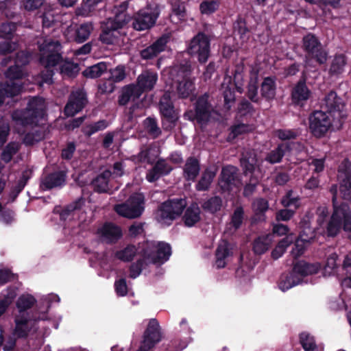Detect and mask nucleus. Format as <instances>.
<instances>
[{
	"label": "nucleus",
	"instance_id": "obj_55",
	"mask_svg": "<svg viewBox=\"0 0 351 351\" xmlns=\"http://www.w3.org/2000/svg\"><path fill=\"white\" fill-rule=\"evenodd\" d=\"M143 123L147 133L154 138L158 137L161 134V130L158 126L156 118L149 117L145 119Z\"/></svg>",
	"mask_w": 351,
	"mask_h": 351
},
{
	"label": "nucleus",
	"instance_id": "obj_64",
	"mask_svg": "<svg viewBox=\"0 0 351 351\" xmlns=\"http://www.w3.org/2000/svg\"><path fill=\"white\" fill-rule=\"evenodd\" d=\"M341 197L344 200H351V180H339Z\"/></svg>",
	"mask_w": 351,
	"mask_h": 351
},
{
	"label": "nucleus",
	"instance_id": "obj_17",
	"mask_svg": "<svg viewBox=\"0 0 351 351\" xmlns=\"http://www.w3.org/2000/svg\"><path fill=\"white\" fill-rule=\"evenodd\" d=\"M40 317L31 319L21 315L15 319L14 335L18 338H26L29 332H36L38 330L37 324Z\"/></svg>",
	"mask_w": 351,
	"mask_h": 351
},
{
	"label": "nucleus",
	"instance_id": "obj_29",
	"mask_svg": "<svg viewBox=\"0 0 351 351\" xmlns=\"http://www.w3.org/2000/svg\"><path fill=\"white\" fill-rule=\"evenodd\" d=\"M321 267L322 265L319 263H311L305 261H298L293 265L294 272L301 276L302 281L305 276L317 274Z\"/></svg>",
	"mask_w": 351,
	"mask_h": 351
},
{
	"label": "nucleus",
	"instance_id": "obj_30",
	"mask_svg": "<svg viewBox=\"0 0 351 351\" xmlns=\"http://www.w3.org/2000/svg\"><path fill=\"white\" fill-rule=\"evenodd\" d=\"M200 163L199 160L194 157H189L183 167V176L187 181L194 182L199 174Z\"/></svg>",
	"mask_w": 351,
	"mask_h": 351
},
{
	"label": "nucleus",
	"instance_id": "obj_12",
	"mask_svg": "<svg viewBox=\"0 0 351 351\" xmlns=\"http://www.w3.org/2000/svg\"><path fill=\"white\" fill-rule=\"evenodd\" d=\"M159 111L162 117V125L165 130L173 128L179 119L173 101L167 93L160 98L158 104Z\"/></svg>",
	"mask_w": 351,
	"mask_h": 351
},
{
	"label": "nucleus",
	"instance_id": "obj_10",
	"mask_svg": "<svg viewBox=\"0 0 351 351\" xmlns=\"http://www.w3.org/2000/svg\"><path fill=\"white\" fill-rule=\"evenodd\" d=\"M345 106L343 99L339 97L335 90H330L327 93L321 104V110L330 115L333 122L340 123L345 117L343 109Z\"/></svg>",
	"mask_w": 351,
	"mask_h": 351
},
{
	"label": "nucleus",
	"instance_id": "obj_14",
	"mask_svg": "<svg viewBox=\"0 0 351 351\" xmlns=\"http://www.w3.org/2000/svg\"><path fill=\"white\" fill-rule=\"evenodd\" d=\"M149 247L153 250L149 251V249L144 250V258L150 261L153 264H163L169 259L171 254V245L163 241L153 242Z\"/></svg>",
	"mask_w": 351,
	"mask_h": 351
},
{
	"label": "nucleus",
	"instance_id": "obj_2",
	"mask_svg": "<svg viewBox=\"0 0 351 351\" xmlns=\"http://www.w3.org/2000/svg\"><path fill=\"white\" fill-rule=\"evenodd\" d=\"M169 75L179 98L187 99L194 95L195 86L191 77V66L189 63L173 66L169 70Z\"/></svg>",
	"mask_w": 351,
	"mask_h": 351
},
{
	"label": "nucleus",
	"instance_id": "obj_25",
	"mask_svg": "<svg viewBox=\"0 0 351 351\" xmlns=\"http://www.w3.org/2000/svg\"><path fill=\"white\" fill-rule=\"evenodd\" d=\"M97 233L105 239L107 243H116L123 235L121 228L113 223L106 222L98 229Z\"/></svg>",
	"mask_w": 351,
	"mask_h": 351
},
{
	"label": "nucleus",
	"instance_id": "obj_47",
	"mask_svg": "<svg viewBox=\"0 0 351 351\" xmlns=\"http://www.w3.org/2000/svg\"><path fill=\"white\" fill-rule=\"evenodd\" d=\"M299 342L304 351H315L317 349L315 337L307 332L299 335Z\"/></svg>",
	"mask_w": 351,
	"mask_h": 351
},
{
	"label": "nucleus",
	"instance_id": "obj_18",
	"mask_svg": "<svg viewBox=\"0 0 351 351\" xmlns=\"http://www.w3.org/2000/svg\"><path fill=\"white\" fill-rule=\"evenodd\" d=\"M306 77L303 75L291 90V101L296 106H303L311 96V91L306 85Z\"/></svg>",
	"mask_w": 351,
	"mask_h": 351
},
{
	"label": "nucleus",
	"instance_id": "obj_13",
	"mask_svg": "<svg viewBox=\"0 0 351 351\" xmlns=\"http://www.w3.org/2000/svg\"><path fill=\"white\" fill-rule=\"evenodd\" d=\"M330 192L332 195L333 213L332 216L341 221L343 224L344 231L351 232V210L348 204L346 202L338 204L337 200V186L336 184L331 186Z\"/></svg>",
	"mask_w": 351,
	"mask_h": 351
},
{
	"label": "nucleus",
	"instance_id": "obj_9",
	"mask_svg": "<svg viewBox=\"0 0 351 351\" xmlns=\"http://www.w3.org/2000/svg\"><path fill=\"white\" fill-rule=\"evenodd\" d=\"M144 197L142 194H134L126 202L117 204L115 212L120 216L134 219L140 217L144 210Z\"/></svg>",
	"mask_w": 351,
	"mask_h": 351
},
{
	"label": "nucleus",
	"instance_id": "obj_44",
	"mask_svg": "<svg viewBox=\"0 0 351 351\" xmlns=\"http://www.w3.org/2000/svg\"><path fill=\"white\" fill-rule=\"evenodd\" d=\"M108 126V121L105 119H101L93 123L85 124L82 128V132L86 137H90L95 133L105 130Z\"/></svg>",
	"mask_w": 351,
	"mask_h": 351
},
{
	"label": "nucleus",
	"instance_id": "obj_24",
	"mask_svg": "<svg viewBox=\"0 0 351 351\" xmlns=\"http://www.w3.org/2000/svg\"><path fill=\"white\" fill-rule=\"evenodd\" d=\"M261 100L267 102L274 101L276 96L277 84L276 76H267L259 84Z\"/></svg>",
	"mask_w": 351,
	"mask_h": 351
},
{
	"label": "nucleus",
	"instance_id": "obj_53",
	"mask_svg": "<svg viewBox=\"0 0 351 351\" xmlns=\"http://www.w3.org/2000/svg\"><path fill=\"white\" fill-rule=\"evenodd\" d=\"M114 29L110 27V25L106 22L101 25V33L99 35L100 41L106 45H112L114 43L116 36Z\"/></svg>",
	"mask_w": 351,
	"mask_h": 351
},
{
	"label": "nucleus",
	"instance_id": "obj_11",
	"mask_svg": "<svg viewBox=\"0 0 351 351\" xmlns=\"http://www.w3.org/2000/svg\"><path fill=\"white\" fill-rule=\"evenodd\" d=\"M309 129L316 138L324 136L332 125V118L323 110H314L309 115Z\"/></svg>",
	"mask_w": 351,
	"mask_h": 351
},
{
	"label": "nucleus",
	"instance_id": "obj_41",
	"mask_svg": "<svg viewBox=\"0 0 351 351\" xmlns=\"http://www.w3.org/2000/svg\"><path fill=\"white\" fill-rule=\"evenodd\" d=\"M131 17L128 13L114 12V16L107 20L106 23L114 29L118 30L123 28L130 21Z\"/></svg>",
	"mask_w": 351,
	"mask_h": 351
},
{
	"label": "nucleus",
	"instance_id": "obj_15",
	"mask_svg": "<svg viewBox=\"0 0 351 351\" xmlns=\"http://www.w3.org/2000/svg\"><path fill=\"white\" fill-rule=\"evenodd\" d=\"M88 104L87 94L84 89L72 91L64 108V114L72 117L81 112Z\"/></svg>",
	"mask_w": 351,
	"mask_h": 351
},
{
	"label": "nucleus",
	"instance_id": "obj_49",
	"mask_svg": "<svg viewBox=\"0 0 351 351\" xmlns=\"http://www.w3.org/2000/svg\"><path fill=\"white\" fill-rule=\"evenodd\" d=\"M222 206V199L219 196H213L204 201L202 204V209L208 213L214 214L219 211Z\"/></svg>",
	"mask_w": 351,
	"mask_h": 351
},
{
	"label": "nucleus",
	"instance_id": "obj_35",
	"mask_svg": "<svg viewBox=\"0 0 351 351\" xmlns=\"http://www.w3.org/2000/svg\"><path fill=\"white\" fill-rule=\"evenodd\" d=\"M254 213V221H263L265 220V213L269 210L268 201L263 197L256 199L252 204Z\"/></svg>",
	"mask_w": 351,
	"mask_h": 351
},
{
	"label": "nucleus",
	"instance_id": "obj_5",
	"mask_svg": "<svg viewBox=\"0 0 351 351\" xmlns=\"http://www.w3.org/2000/svg\"><path fill=\"white\" fill-rule=\"evenodd\" d=\"M188 54L197 59L200 64H204L210 56V38L202 32L194 36L187 45Z\"/></svg>",
	"mask_w": 351,
	"mask_h": 351
},
{
	"label": "nucleus",
	"instance_id": "obj_4",
	"mask_svg": "<svg viewBox=\"0 0 351 351\" xmlns=\"http://www.w3.org/2000/svg\"><path fill=\"white\" fill-rule=\"evenodd\" d=\"M186 206L184 198H173L162 202L154 214L155 219L162 224L169 226L181 216Z\"/></svg>",
	"mask_w": 351,
	"mask_h": 351
},
{
	"label": "nucleus",
	"instance_id": "obj_27",
	"mask_svg": "<svg viewBox=\"0 0 351 351\" xmlns=\"http://www.w3.org/2000/svg\"><path fill=\"white\" fill-rule=\"evenodd\" d=\"M93 27L91 23H84L80 25H76L73 31L69 33V40L80 44L86 41L92 31Z\"/></svg>",
	"mask_w": 351,
	"mask_h": 351
},
{
	"label": "nucleus",
	"instance_id": "obj_61",
	"mask_svg": "<svg viewBox=\"0 0 351 351\" xmlns=\"http://www.w3.org/2000/svg\"><path fill=\"white\" fill-rule=\"evenodd\" d=\"M339 180H351V163L348 159H344L338 168Z\"/></svg>",
	"mask_w": 351,
	"mask_h": 351
},
{
	"label": "nucleus",
	"instance_id": "obj_48",
	"mask_svg": "<svg viewBox=\"0 0 351 351\" xmlns=\"http://www.w3.org/2000/svg\"><path fill=\"white\" fill-rule=\"evenodd\" d=\"M220 5L219 0H203L199 4V12L203 15L210 16L219 9Z\"/></svg>",
	"mask_w": 351,
	"mask_h": 351
},
{
	"label": "nucleus",
	"instance_id": "obj_36",
	"mask_svg": "<svg viewBox=\"0 0 351 351\" xmlns=\"http://www.w3.org/2000/svg\"><path fill=\"white\" fill-rule=\"evenodd\" d=\"M232 252L230 248V244L228 241H223L220 243L215 252L216 265L219 269L223 268L226 265V259L231 256Z\"/></svg>",
	"mask_w": 351,
	"mask_h": 351
},
{
	"label": "nucleus",
	"instance_id": "obj_52",
	"mask_svg": "<svg viewBox=\"0 0 351 351\" xmlns=\"http://www.w3.org/2000/svg\"><path fill=\"white\" fill-rule=\"evenodd\" d=\"M20 145L17 142L12 141L7 144L1 154V159L5 162H10L13 156L19 151Z\"/></svg>",
	"mask_w": 351,
	"mask_h": 351
},
{
	"label": "nucleus",
	"instance_id": "obj_42",
	"mask_svg": "<svg viewBox=\"0 0 351 351\" xmlns=\"http://www.w3.org/2000/svg\"><path fill=\"white\" fill-rule=\"evenodd\" d=\"M108 69V65L104 62H100L93 66L87 67L83 72L82 75L86 78H97L100 77Z\"/></svg>",
	"mask_w": 351,
	"mask_h": 351
},
{
	"label": "nucleus",
	"instance_id": "obj_43",
	"mask_svg": "<svg viewBox=\"0 0 351 351\" xmlns=\"http://www.w3.org/2000/svg\"><path fill=\"white\" fill-rule=\"evenodd\" d=\"M215 177V172L209 169L204 171L202 176L195 185V189L198 191H205L209 189L210 184Z\"/></svg>",
	"mask_w": 351,
	"mask_h": 351
},
{
	"label": "nucleus",
	"instance_id": "obj_32",
	"mask_svg": "<svg viewBox=\"0 0 351 351\" xmlns=\"http://www.w3.org/2000/svg\"><path fill=\"white\" fill-rule=\"evenodd\" d=\"M301 282V276H299L297 273L294 272L292 268L289 273L281 276L278 287L282 291H286Z\"/></svg>",
	"mask_w": 351,
	"mask_h": 351
},
{
	"label": "nucleus",
	"instance_id": "obj_63",
	"mask_svg": "<svg viewBox=\"0 0 351 351\" xmlns=\"http://www.w3.org/2000/svg\"><path fill=\"white\" fill-rule=\"evenodd\" d=\"M275 134L283 141L296 139L298 136L297 130L293 129H278L276 130Z\"/></svg>",
	"mask_w": 351,
	"mask_h": 351
},
{
	"label": "nucleus",
	"instance_id": "obj_34",
	"mask_svg": "<svg viewBox=\"0 0 351 351\" xmlns=\"http://www.w3.org/2000/svg\"><path fill=\"white\" fill-rule=\"evenodd\" d=\"M141 96L135 88L134 84H130L123 87L121 93L118 98V104L121 106H124L128 104L130 99L135 101Z\"/></svg>",
	"mask_w": 351,
	"mask_h": 351
},
{
	"label": "nucleus",
	"instance_id": "obj_19",
	"mask_svg": "<svg viewBox=\"0 0 351 351\" xmlns=\"http://www.w3.org/2000/svg\"><path fill=\"white\" fill-rule=\"evenodd\" d=\"M66 173L58 170L47 173L40 180V187L44 191L62 188L66 184Z\"/></svg>",
	"mask_w": 351,
	"mask_h": 351
},
{
	"label": "nucleus",
	"instance_id": "obj_38",
	"mask_svg": "<svg viewBox=\"0 0 351 351\" xmlns=\"http://www.w3.org/2000/svg\"><path fill=\"white\" fill-rule=\"evenodd\" d=\"M280 204L283 208H293L296 210L301 206V197L295 194L292 189L287 190L280 199Z\"/></svg>",
	"mask_w": 351,
	"mask_h": 351
},
{
	"label": "nucleus",
	"instance_id": "obj_7",
	"mask_svg": "<svg viewBox=\"0 0 351 351\" xmlns=\"http://www.w3.org/2000/svg\"><path fill=\"white\" fill-rule=\"evenodd\" d=\"M160 13L158 5H147L140 10L132 18V27L138 31L150 29L153 27Z\"/></svg>",
	"mask_w": 351,
	"mask_h": 351
},
{
	"label": "nucleus",
	"instance_id": "obj_31",
	"mask_svg": "<svg viewBox=\"0 0 351 351\" xmlns=\"http://www.w3.org/2000/svg\"><path fill=\"white\" fill-rule=\"evenodd\" d=\"M201 220V210L197 203L188 206L182 216V221L186 227L195 226Z\"/></svg>",
	"mask_w": 351,
	"mask_h": 351
},
{
	"label": "nucleus",
	"instance_id": "obj_26",
	"mask_svg": "<svg viewBox=\"0 0 351 351\" xmlns=\"http://www.w3.org/2000/svg\"><path fill=\"white\" fill-rule=\"evenodd\" d=\"M295 145L294 142L279 143L274 149L267 153L265 160L271 165L280 162L285 154L291 152Z\"/></svg>",
	"mask_w": 351,
	"mask_h": 351
},
{
	"label": "nucleus",
	"instance_id": "obj_51",
	"mask_svg": "<svg viewBox=\"0 0 351 351\" xmlns=\"http://www.w3.org/2000/svg\"><path fill=\"white\" fill-rule=\"evenodd\" d=\"M250 100L243 97L237 104V112L240 117H245L248 114H253L256 109Z\"/></svg>",
	"mask_w": 351,
	"mask_h": 351
},
{
	"label": "nucleus",
	"instance_id": "obj_16",
	"mask_svg": "<svg viewBox=\"0 0 351 351\" xmlns=\"http://www.w3.org/2000/svg\"><path fill=\"white\" fill-rule=\"evenodd\" d=\"M162 339L161 328L156 319H151L143 334L141 345L149 350Z\"/></svg>",
	"mask_w": 351,
	"mask_h": 351
},
{
	"label": "nucleus",
	"instance_id": "obj_21",
	"mask_svg": "<svg viewBox=\"0 0 351 351\" xmlns=\"http://www.w3.org/2000/svg\"><path fill=\"white\" fill-rule=\"evenodd\" d=\"M158 80V74L152 70L143 71L137 77L134 87L141 95L144 92L152 90Z\"/></svg>",
	"mask_w": 351,
	"mask_h": 351
},
{
	"label": "nucleus",
	"instance_id": "obj_57",
	"mask_svg": "<svg viewBox=\"0 0 351 351\" xmlns=\"http://www.w3.org/2000/svg\"><path fill=\"white\" fill-rule=\"evenodd\" d=\"M16 29V23L11 21L3 22L0 24V37L12 39Z\"/></svg>",
	"mask_w": 351,
	"mask_h": 351
},
{
	"label": "nucleus",
	"instance_id": "obj_40",
	"mask_svg": "<svg viewBox=\"0 0 351 351\" xmlns=\"http://www.w3.org/2000/svg\"><path fill=\"white\" fill-rule=\"evenodd\" d=\"M347 64V58L344 54H336L332 60L328 70L331 76L338 75L342 73Z\"/></svg>",
	"mask_w": 351,
	"mask_h": 351
},
{
	"label": "nucleus",
	"instance_id": "obj_59",
	"mask_svg": "<svg viewBox=\"0 0 351 351\" xmlns=\"http://www.w3.org/2000/svg\"><path fill=\"white\" fill-rule=\"evenodd\" d=\"M343 229V224L333 216L331 215L326 227V232L328 237H334L340 232L341 229Z\"/></svg>",
	"mask_w": 351,
	"mask_h": 351
},
{
	"label": "nucleus",
	"instance_id": "obj_39",
	"mask_svg": "<svg viewBox=\"0 0 351 351\" xmlns=\"http://www.w3.org/2000/svg\"><path fill=\"white\" fill-rule=\"evenodd\" d=\"M171 16L176 17L178 21H185L187 19L186 3L182 0H170Z\"/></svg>",
	"mask_w": 351,
	"mask_h": 351
},
{
	"label": "nucleus",
	"instance_id": "obj_33",
	"mask_svg": "<svg viewBox=\"0 0 351 351\" xmlns=\"http://www.w3.org/2000/svg\"><path fill=\"white\" fill-rule=\"evenodd\" d=\"M21 86L16 82L1 83L0 84V106L6 97H12L21 93Z\"/></svg>",
	"mask_w": 351,
	"mask_h": 351
},
{
	"label": "nucleus",
	"instance_id": "obj_54",
	"mask_svg": "<svg viewBox=\"0 0 351 351\" xmlns=\"http://www.w3.org/2000/svg\"><path fill=\"white\" fill-rule=\"evenodd\" d=\"M270 240L268 236L258 237L253 243V251L256 254H263L269 248Z\"/></svg>",
	"mask_w": 351,
	"mask_h": 351
},
{
	"label": "nucleus",
	"instance_id": "obj_58",
	"mask_svg": "<svg viewBox=\"0 0 351 351\" xmlns=\"http://www.w3.org/2000/svg\"><path fill=\"white\" fill-rule=\"evenodd\" d=\"M233 29L235 33H237L240 36L241 39L244 38L246 34L250 32L247 26L246 20L241 15L237 16V20L233 23Z\"/></svg>",
	"mask_w": 351,
	"mask_h": 351
},
{
	"label": "nucleus",
	"instance_id": "obj_20",
	"mask_svg": "<svg viewBox=\"0 0 351 351\" xmlns=\"http://www.w3.org/2000/svg\"><path fill=\"white\" fill-rule=\"evenodd\" d=\"M237 168L228 165L221 169L220 178L219 179V186L222 191H231L236 186L238 182Z\"/></svg>",
	"mask_w": 351,
	"mask_h": 351
},
{
	"label": "nucleus",
	"instance_id": "obj_46",
	"mask_svg": "<svg viewBox=\"0 0 351 351\" xmlns=\"http://www.w3.org/2000/svg\"><path fill=\"white\" fill-rule=\"evenodd\" d=\"M30 178L29 175L27 171L22 173V175L15 186H14L10 193V198L12 202L15 201L19 195L23 190L26 186L29 179Z\"/></svg>",
	"mask_w": 351,
	"mask_h": 351
},
{
	"label": "nucleus",
	"instance_id": "obj_3",
	"mask_svg": "<svg viewBox=\"0 0 351 351\" xmlns=\"http://www.w3.org/2000/svg\"><path fill=\"white\" fill-rule=\"evenodd\" d=\"M302 49L304 52V60L307 64L311 65V62H315L319 65L326 62L328 52L315 34L308 33L303 36Z\"/></svg>",
	"mask_w": 351,
	"mask_h": 351
},
{
	"label": "nucleus",
	"instance_id": "obj_8",
	"mask_svg": "<svg viewBox=\"0 0 351 351\" xmlns=\"http://www.w3.org/2000/svg\"><path fill=\"white\" fill-rule=\"evenodd\" d=\"M209 97V94L206 93L197 99L194 104V111L191 110L186 114L189 120L201 125L206 124L209 121L213 110Z\"/></svg>",
	"mask_w": 351,
	"mask_h": 351
},
{
	"label": "nucleus",
	"instance_id": "obj_37",
	"mask_svg": "<svg viewBox=\"0 0 351 351\" xmlns=\"http://www.w3.org/2000/svg\"><path fill=\"white\" fill-rule=\"evenodd\" d=\"M110 177L111 173L108 170H105L99 173L92 181L94 191L99 193H107L109 190L108 183Z\"/></svg>",
	"mask_w": 351,
	"mask_h": 351
},
{
	"label": "nucleus",
	"instance_id": "obj_23",
	"mask_svg": "<svg viewBox=\"0 0 351 351\" xmlns=\"http://www.w3.org/2000/svg\"><path fill=\"white\" fill-rule=\"evenodd\" d=\"M169 40V36L165 34L159 37L151 45L140 51L141 58L143 60H151L156 57L160 53L165 50Z\"/></svg>",
	"mask_w": 351,
	"mask_h": 351
},
{
	"label": "nucleus",
	"instance_id": "obj_6",
	"mask_svg": "<svg viewBox=\"0 0 351 351\" xmlns=\"http://www.w3.org/2000/svg\"><path fill=\"white\" fill-rule=\"evenodd\" d=\"M38 48L41 53L40 63L45 68L50 69L62 62V46L59 41L45 40L39 45Z\"/></svg>",
	"mask_w": 351,
	"mask_h": 351
},
{
	"label": "nucleus",
	"instance_id": "obj_50",
	"mask_svg": "<svg viewBox=\"0 0 351 351\" xmlns=\"http://www.w3.org/2000/svg\"><path fill=\"white\" fill-rule=\"evenodd\" d=\"M36 303V298L31 294H23L18 298L16 305L20 313L31 308Z\"/></svg>",
	"mask_w": 351,
	"mask_h": 351
},
{
	"label": "nucleus",
	"instance_id": "obj_1",
	"mask_svg": "<svg viewBox=\"0 0 351 351\" xmlns=\"http://www.w3.org/2000/svg\"><path fill=\"white\" fill-rule=\"evenodd\" d=\"M45 114V110L43 99L35 97L29 99L25 109L14 110L11 117L16 126L25 128L28 126L37 125Z\"/></svg>",
	"mask_w": 351,
	"mask_h": 351
},
{
	"label": "nucleus",
	"instance_id": "obj_62",
	"mask_svg": "<svg viewBox=\"0 0 351 351\" xmlns=\"http://www.w3.org/2000/svg\"><path fill=\"white\" fill-rule=\"evenodd\" d=\"M244 218V210L242 206L235 208L231 216V225L235 230L240 228Z\"/></svg>",
	"mask_w": 351,
	"mask_h": 351
},
{
	"label": "nucleus",
	"instance_id": "obj_45",
	"mask_svg": "<svg viewBox=\"0 0 351 351\" xmlns=\"http://www.w3.org/2000/svg\"><path fill=\"white\" fill-rule=\"evenodd\" d=\"M137 253V248L133 244H129L123 250H118L115 252L114 256L116 258L125 262H131Z\"/></svg>",
	"mask_w": 351,
	"mask_h": 351
},
{
	"label": "nucleus",
	"instance_id": "obj_56",
	"mask_svg": "<svg viewBox=\"0 0 351 351\" xmlns=\"http://www.w3.org/2000/svg\"><path fill=\"white\" fill-rule=\"evenodd\" d=\"M5 75L8 81L5 83L15 82V80H21L23 77V72L21 66L19 65L10 66L5 73Z\"/></svg>",
	"mask_w": 351,
	"mask_h": 351
},
{
	"label": "nucleus",
	"instance_id": "obj_28",
	"mask_svg": "<svg viewBox=\"0 0 351 351\" xmlns=\"http://www.w3.org/2000/svg\"><path fill=\"white\" fill-rule=\"evenodd\" d=\"M258 73L257 71L252 72L249 81L246 86L245 96L247 99L256 104H261V95H258Z\"/></svg>",
	"mask_w": 351,
	"mask_h": 351
},
{
	"label": "nucleus",
	"instance_id": "obj_60",
	"mask_svg": "<svg viewBox=\"0 0 351 351\" xmlns=\"http://www.w3.org/2000/svg\"><path fill=\"white\" fill-rule=\"evenodd\" d=\"M243 64H237L236 65L234 70L232 72L233 74V81L235 88L237 92L241 93L243 92Z\"/></svg>",
	"mask_w": 351,
	"mask_h": 351
},
{
	"label": "nucleus",
	"instance_id": "obj_22",
	"mask_svg": "<svg viewBox=\"0 0 351 351\" xmlns=\"http://www.w3.org/2000/svg\"><path fill=\"white\" fill-rule=\"evenodd\" d=\"M173 167L163 158H159L147 174L146 179L149 182H155L161 177L169 175Z\"/></svg>",
	"mask_w": 351,
	"mask_h": 351
}]
</instances>
